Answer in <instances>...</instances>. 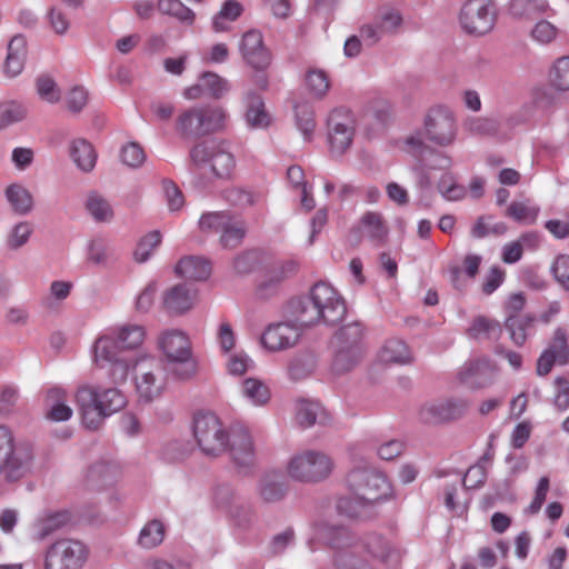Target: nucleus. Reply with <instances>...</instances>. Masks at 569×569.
Segmentation results:
<instances>
[{"mask_svg": "<svg viewBox=\"0 0 569 569\" xmlns=\"http://www.w3.org/2000/svg\"><path fill=\"white\" fill-rule=\"evenodd\" d=\"M289 310L302 327L319 323L333 326L339 323L347 313V307L341 296L326 282L316 283L308 296L292 299Z\"/></svg>", "mask_w": 569, "mask_h": 569, "instance_id": "f257e3e1", "label": "nucleus"}, {"mask_svg": "<svg viewBox=\"0 0 569 569\" xmlns=\"http://www.w3.org/2000/svg\"><path fill=\"white\" fill-rule=\"evenodd\" d=\"M191 183L200 189H208L213 178H229L236 161L232 153L216 141H203L193 146L189 153Z\"/></svg>", "mask_w": 569, "mask_h": 569, "instance_id": "f03ea898", "label": "nucleus"}, {"mask_svg": "<svg viewBox=\"0 0 569 569\" xmlns=\"http://www.w3.org/2000/svg\"><path fill=\"white\" fill-rule=\"evenodd\" d=\"M82 423L90 430L100 427L106 417L119 411L126 406V397L117 388L99 391L97 388L83 385L74 395Z\"/></svg>", "mask_w": 569, "mask_h": 569, "instance_id": "7ed1b4c3", "label": "nucleus"}, {"mask_svg": "<svg viewBox=\"0 0 569 569\" xmlns=\"http://www.w3.org/2000/svg\"><path fill=\"white\" fill-rule=\"evenodd\" d=\"M33 450L28 442H16L9 428L0 426V478L17 482L31 470Z\"/></svg>", "mask_w": 569, "mask_h": 569, "instance_id": "20e7f679", "label": "nucleus"}, {"mask_svg": "<svg viewBox=\"0 0 569 569\" xmlns=\"http://www.w3.org/2000/svg\"><path fill=\"white\" fill-rule=\"evenodd\" d=\"M158 343L176 379L187 381L197 375V361L192 357L191 343L184 332L177 329L167 330L160 335Z\"/></svg>", "mask_w": 569, "mask_h": 569, "instance_id": "39448f33", "label": "nucleus"}, {"mask_svg": "<svg viewBox=\"0 0 569 569\" xmlns=\"http://www.w3.org/2000/svg\"><path fill=\"white\" fill-rule=\"evenodd\" d=\"M227 113L218 106L191 107L176 120V129L183 138H200L224 127Z\"/></svg>", "mask_w": 569, "mask_h": 569, "instance_id": "423d86ee", "label": "nucleus"}, {"mask_svg": "<svg viewBox=\"0 0 569 569\" xmlns=\"http://www.w3.org/2000/svg\"><path fill=\"white\" fill-rule=\"evenodd\" d=\"M347 486L352 495L373 503L388 499L392 493L387 477L371 467L352 469L347 476Z\"/></svg>", "mask_w": 569, "mask_h": 569, "instance_id": "0eeeda50", "label": "nucleus"}, {"mask_svg": "<svg viewBox=\"0 0 569 569\" xmlns=\"http://www.w3.org/2000/svg\"><path fill=\"white\" fill-rule=\"evenodd\" d=\"M192 431L194 440L204 456L214 458L224 452L229 432L214 413H197Z\"/></svg>", "mask_w": 569, "mask_h": 569, "instance_id": "6e6552de", "label": "nucleus"}, {"mask_svg": "<svg viewBox=\"0 0 569 569\" xmlns=\"http://www.w3.org/2000/svg\"><path fill=\"white\" fill-rule=\"evenodd\" d=\"M136 390L139 399L150 402L159 398L167 388V375L160 360L143 356L133 366Z\"/></svg>", "mask_w": 569, "mask_h": 569, "instance_id": "1a4fd4ad", "label": "nucleus"}, {"mask_svg": "<svg viewBox=\"0 0 569 569\" xmlns=\"http://www.w3.org/2000/svg\"><path fill=\"white\" fill-rule=\"evenodd\" d=\"M333 470L332 459L322 451L306 450L291 458L289 476L301 482H318L327 479Z\"/></svg>", "mask_w": 569, "mask_h": 569, "instance_id": "9d476101", "label": "nucleus"}, {"mask_svg": "<svg viewBox=\"0 0 569 569\" xmlns=\"http://www.w3.org/2000/svg\"><path fill=\"white\" fill-rule=\"evenodd\" d=\"M497 19V10L491 0H467L459 12L461 29L470 36L489 33Z\"/></svg>", "mask_w": 569, "mask_h": 569, "instance_id": "9b49d317", "label": "nucleus"}, {"mask_svg": "<svg viewBox=\"0 0 569 569\" xmlns=\"http://www.w3.org/2000/svg\"><path fill=\"white\" fill-rule=\"evenodd\" d=\"M423 134L437 146H451L457 138V121L453 111L442 104L431 107L423 119Z\"/></svg>", "mask_w": 569, "mask_h": 569, "instance_id": "f8f14e48", "label": "nucleus"}, {"mask_svg": "<svg viewBox=\"0 0 569 569\" xmlns=\"http://www.w3.org/2000/svg\"><path fill=\"white\" fill-rule=\"evenodd\" d=\"M308 546L315 551L320 546H327L331 549L342 550L355 543V537L349 529L330 519H319L311 523Z\"/></svg>", "mask_w": 569, "mask_h": 569, "instance_id": "ddd939ff", "label": "nucleus"}, {"mask_svg": "<svg viewBox=\"0 0 569 569\" xmlns=\"http://www.w3.org/2000/svg\"><path fill=\"white\" fill-rule=\"evenodd\" d=\"M86 546L73 539H61L47 551L46 569H81L87 560Z\"/></svg>", "mask_w": 569, "mask_h": 569, "instance_id": "4468645a", "label": "nucleus"}, {"mask_svg": "<svg viewBox=\"0 0 569 569\" xmlns=\"http://www.w3.org/2000/svg\"><path fill=\"white\" fill-rule=\"evenodd\" d=\"M328 142L333 156L343 154L352 144L355 136V119L352 113L343 108L332 110L327 119Z\"/></svg>", "mask_w": 569, "mask_h": 569, "instance_id": "2eb2a0df", "label": "nucleus"}, {"mask_svg": "<svg viewBox=\"0 0 569 569\" xmlns=\"http://www.w3.org/2000/svg\"><path fill=\"white\" fill-rule=\"evenodd\" d=\"M569 363V336L565 328L557 327L547 345L537 359L536 373L539 377L549 375L552 368Z\"/></svg>", "mask_w": 569, "mask_h": 569, "instance_id": "dca6fc26", "label": "nucleus"}, {"mask_svg": "<svg viewBox=\"0 0 569 569\" xmlns=\"http://www.w3.org/2000/svg\"><path fill=\"white\" fill-rule=\"evenodd\" d=\"M239 52L244 63L256 71L267 70L272 62V53L264 44L262 32L257 29H250L242 34Z\"/></svg>", "mask_w": 569, "mask_h": 569, "instance_id": "f3484780", "label": "nucleus"}, {"mask_svg": "<svg viewBox=\"0 0 569 569\" xmlns=\"http://www.w3.org/2000/svg\"><path fill=\"white\" fill-rule=\"evenodd\" d=\"M469 407L463 399H438L423 403L419 409V419L423 423L439 425L459 419Z\"/></svg>", "mask_w": 569, "mask_h": 569, "instance_id": "a211bd4d", "label": "nucleus"}, {"mask_svg": "<svg viewBox=\"0 0 569 569\" xmlns=\"http://www.w3.org/2000/svg\"><path fill=\"white\" fill-rule=\"evenodd\" d=\"M361 545L366 553L373 560L388 567H396L402 559V550L391 538L378 532L366 535Z\"/></svg>", "mask_w": 569, "mask_h": 569, "instance_id": "6ab92c4d", "label": "nucleus"}, {"mask_svg": "<svg viewBox=\"0 0 569 569\" xmlns=\"http://www.w3.org/2000/svg\"><path fill=\"white\" fill-rule=\"evenodd\" d=\"M227 447L233 463L239 469H249L256 462V449L249 430L234 426L228 435Z\"/></svg>", "mask_w": 569, "mask_h": 569, "instance_id": "aec40b11", "label": "nucleus"}, {"mask_svg": "<svg viewBox=\"0 0 569 569\" xmlns=\"http://www.w3.org/2000/svg\"><path fill=\"white\" fill-rule=\"evenodd\" d=\"M231 90L228 79L212 71H204L199 74L198 82L187 87L182 96L187 100H198L204 96L219 100Z\"/></svg>", "mask_w": 569, "mask_h": 569, "instance_id": "412c9836", "label": "nucleus"}, {"mask_svg": "<svg viewBox=\"0 0 569 569\" xmlns=\"http://www.w3.org/2000/svg\"><path fill=\"white\" fill-rule=\"evenodd\" d=\"M300 329L290 322L270 325L261 337L262 345L270 351H281L297 345Z\"/></svg>", "mask_w": 569, "mask_h": 569, "instance_id": "4be33fe9", "label": "nucleus"}, {"mask_svg": "<svg viewBox=\"0 0 569 569\" xmlns=\"http://www.w3.org/2000/svg\"><path fill=\"white\" fill-rule=\"evenodd\" d=\"M493 366L489 359L466 362L458 372L459 380L470 389H481L492 382Z\"/></svg>", "mask_w": 569, "mask_h": 569, "instance_id": "5701e85b", "label": "nucleus"}, {"mask_svg": "<svg viewBox=\"0 0 569 569\" xmlns=\"http://www.w3.org/2000/svg\"><path fill=\"white\" fill-rule=\"evenodd\" d=\"M196 298V290L186 283H179L162 293L161 305L169 315H182L193 307Z\"/></svg>", "mask_w": 569, "mask_h": 569, "instance_id": "b1692460", "label": "nucleus"}, {"mask_svg": "<svg viewBox=\"0 0 569 569\" xmlns=\"http://www.w3.org/2000/svg\"><path fill=\"white\" fill-rule=\"evenodd\" d=\"M68 392L59 386L48 389L44 398L46 418L50 421L62 422L72 417V409L67 403Z\"/></svg>", "mask_w": 569, "mask_h": 569, "instance_id": "393cba45", "label": "nucleus"}, {"mask_svg": "<svg viewBox=\"0 0 569 569\" xmlns=\"http://www.w3.org/2000/svg\"><path fill=\"white\" fill-rule=\"evenodd\" d=\"M27 57V40L22 34H16L8 43V53L3 64V72L8 78L18 77L23 68Z\"/></svg>", "mask_w": 569, "mask_h": 569, "instance_id": "a878e982", "label": "nucleus"}, {"mask_svg": "<svg viewBox=\"0 0 569 569\" xmlns=\"http://www.w3.org/2000/svg\"><path fill=\"white\" fill-rule=\"evenodd\" d=\"M360 230L373 243L380 246L386 242L389 233L388 224L378 211H367L359 221Z\"/></svg>", "mask_w": 569, "mask_h": 569, "instance_id": "bb28decb", "label": "nucleus"}, {"mask_svg": "<svg viewBox=\"0 0 569 569\" xmlns=\"http://www.w3.org/2000/svg\"><path fill=\"white\" fill-rule=\"evenodd\" d=\"M246 122L252 129H266L271 124V117L267 112L262 98L249 91L244 98Z\"/></svg>", "mask_w": 569, "mask_h": 569, "instance_id": "cd10ccee", "label": "nucleus"}, {"mask_svg": "<svg viewBox=\"0 0 569 569\" xmlns=\"http://www.w3.org/2000/svg\"><path fill=\"white\" fill-rule=\"evenodd\" d=\"M466 332L473 340L498 341L502 335V327L496 319L477 316Z\"/></svg>", "mask_w": 569, "mask_h": 569, "instance_id": "c85d7f7f", "label": "nucleus"}, {"mask_svg": "<svg viewBox=\"0 0 569 569\" xmlns=\"http://www.w3.org/2000/svg\"><path fill=\"white\" fill-rule=\"evenodd\" d=\"M176 273L190 280H206L211 274V263L202 257H186L177 263Z\"/></svg>", "mask_w": 569, "mask_h": 569, "instance_id": "c756f323", "label": "nucleus"}, {"mask_svg": "<svg viewBox=\"0 0 569 569\" xmlns=\"http://www.w3.org/2000/svg\"><path fill=\"white\" fill-rule=\"evenodd\" d=\"M110 331L122 350L139 348L146 337L144 327L137 323H124L112 328Z\"/></svg>", "mask_w": 569, "mask_h": 569, "instance_id": "7c9ffc66", "label": "nucleus"}, {"mask_svg": "<svg viewBox=\"0 0 569 569\" xmlns=\"http://www.w3.org/2000/svg\"><path fill=\"white\" fill-rule=\"evenodd\" d=\"M536 318L531 315L507 317L505 328L507 329L510 340L518 347L526 343L529 330L533 328Z\"/></svg>", "mask_w": 569, "mask_h": 569, "instance_id": "2f4dec72", "label": "nucleus"}, {"mask_svg": "<svg viewBox=\"0 0 569 569\" xmlns=\"http://www.w3.org/2000/svg\"><path fill=\"white\" fill-rule=\"evenodd\" d=\"M121 350L117 339L109 331L94 341L92 349L93 360L98 366L103 367L106 363L120 357L119 351Z\"/></svg>", "mask_w": 569, "mask_h": 569, "instance_id": "473e14b6", "label": "nucleus"}, {"mask_svg": "<svg viewBox=\"0 0 569 569\" xmlns=\"http://www.w3.org/2000/svg\"><path fill=\"white\" fill-rule=\"evenodd\" d=\"M70 157L83 172H90L96 166L97 154L94 149L84 139H76L71 142Z\"/></svg>", "mask_w": 569, "mask_h": 569, "instance_id": "72a5a7b5", "label": "nucleus"}, {"mask_svg": "<svg viewBox=\"0 0 569 569\" xmlns=\"http://www.w3.org/2000/svg\"><path fill=\"white\" fill-rule=\"evenodd\" d=\"M379 357L385 363L408 365L412 362L409 347L400 339L388 340L383 345Z\"/></svg>", "mask_w": 569, "mask_h": 569, "instance_id": "f704fd0d", "label": "nucleus"}, {"mask_svg": "<svg viewBox=\"0 0 569 569\" xmlns=\"http://www.w3.org/2000/svg\"><path fill=\"white\" fill-rule=\"evenodd\" d=\"M373 502L365 501L361 497H341L337 502V511L350 519H365L370 516Z\"/></svg>", "mask_w": 569, "mask_h": 569, "instance_id": "c9c22d12", "label": "nucleus"}, {"mask_svg": "<svg viewBox=\"0 0 569 569\" xmlns=\"http://www.w3.org/2000/svg\"><path fill=\"white\" fill-rule=\"evenodd\" d=\"M164 535L166 528L162 521L152 519L141 528L137 543L143 549H153L162 543Z\"/></svg>", "mask_w": 569, "mask_h": 569, "instance_id": "e433bc0d", "label": "nucleus"}, {"mask_svg": "<svg viewBox=\"0 0 569 569\" xmlns=\"http://www.w3.org/2000/svg\"><path fill=\"white\" fill-rule=\"evenodd\" d=\"M539 212L540 207L532 204L527 199L523 201H512L506 210V216L519 223L533 224L538 219Z\"/></svg>", "mask_w": 569, "mask_h": 569, "instance_id": "4c0bfd02", "label": "nucleus"}, {"mask_svg": "<svg viewBox=\"0 0 569 569\" xmlns=\"http://www.w3.org/2000/svg\"><path fill=\"white\" fill-rule=\"evenodd\" d=\"M247 232L246 223L242 219L231 216L229 223L220 233L219 242L226 249H233L241 244Z\"/></svg>", "mask_w": 569, "mask_h": 569, "instance_id": "58836bf2", "label": "nucleus"}, {"mask_svg": "<svg viewBox=\"0 0 569 569\" xmlns=\"http://www.w3.org/2000/svg\"><path fill=\"white\" fill-rule=\"evenodd\" d=\"M6 198L19 214H27L32 210L33 199L31 193L19 183H12L6 189Z\"/></svg>", "mask_w": 569, "mask_h": 569, "instance_id": "ea45409f", "label": "nucleus"}, {"mask_svg": "<svg viewBox=\"0 0 569 569\" xmlns=\"http://www.w3.org/2000/svg\"><path fill=\"white\" fill-rule=\"evenodd\" d=\"M118 259L116 249L102 239H93L88 244V260L98 266H109Z\"/></svg>", "mask_w": 569, "mask_h": 569, "instance_id": "a19ab883", "label": "nucleus"}, {"mask_svg": "<svg viewBox=\"0 0 569 569\" xmlns=\"http://www.w3.org/2000/svg\"><path fill=\"white\" fill-rule=\"evenodd\" d=\"M243 12L242 4L237 0H227L221 9L212 18V29L216 32H224L229 29L227 21H236Z\"/></svg>", "mask_w": 569, "mask_h": 569, "instance_id": "79ce46f5", "label": "nucleus"}, {"mask_svg": "<svg viewBox=\"0 0 569 569\" xmlns=\"http://www.w3.org/2000/svg\"><path fill=\"white\" fill-rule=\"evenodd\" d=\"M499 121L489 117H468L463 121V130L471 136L491 137L498 133Z\"/></svg>", "mask_w": 569, "mask_h": 569, "instance_id": "37998d69", "label": "nucleus"}, {"mask_svg": "<svg viewBox=\"0 0 569 569\" xmlns=\"http://www.w3.org/2000/svg\"><path fill=\"white\" fill-rule=\"evenodd\" d=\"M232 526L240 531H249L257 522V516L250 505L239 502L228 512Z\"/></svg>", "mask_w": 569, "mask_h": 569, "instance_id": "c03bdc74", "label": "nucleus"}, {"mask_svg": "<svg viewBox=\"0 0 569 569\" xmlns=\"http://www.w3.org/2000/svg\"><path fill=\"white\" fill-rule=\"evenodd\" d=\"M242 396L254 406H263L270 400L271 393L263 381L248 378L242 382Z\"/></svg>", "mask_w": 569, "mask_h": 569, "instance_id": "a18cd8bd", "label": "nucleus"}, {"mask_svg": "<svg viewBox=\"0 0 569 569\" xmlns=\"http://www.w3.org/2000/svg\"><path fill=\"white\" fill-rule=\"evenodd\" d=\"M158 10L187 26H192L196 19V13L180 0H159Z\"/></svg>", "mask_w": 569, "mask_h": 569, "instance_id": "49530a36", "label": "nucleus"}, {"mask_svg": "<svg viewBox=\"0 0 569 569\" xmlns=\"http://www.w3.org/2000/svg\"><path fill=\"white\" fill-rule=\"evenodd\" d=\"M548 8L546 0H512L510 12L516 18L535 19Z\"/></svg>", "mask_w": 569, "mask_h": 569, "instance_id": "de8ad7c7", "label": "nucleus"}, {"mask_svg": "<svg viewBox=\"0 0 569 569\" xmlns=\"http://www.w3.org/2000/svg\"><path fill=\"white\" fill-rule=\"evenodd\" d=\"M335 358L332 368L337 373H345L353 369L360 361L361 349H350L346 347H333Z\"/></svg>", "mask_w": 569, "mask_h": 569, "instance_id": "09e8293b", "label": "nucleus"}, {"mask_svg": "<svg viewBox=\"0 0 569 569\" xmlns=\"http://www.w3.org/2000/svg\"><path fill=\"white\" fill-rule=\"evenodd\" d=\"M306 87L313 98L323 99L330 89L328 73L322 69H309L306 73Z\"/></svg>", "mask_w": 569, "mask_h": 569, "instance_id": "8fccbe9b", "label": "nucleus"}, {"mask_svg": "<svg viewBox=\"0 0 569 569\" xmlns=\"http://www.w3.org/2000/svg\"><path fill=\"white\" fill-rule=\"evenodd\" d=\"M28 109L18 101H3L0 103V130H3L26 119Z\"/></svg>", "mask_w": 569, "mask_h": 569, "instance_id": "3c124183", "label": "nucleus"}, {"mask_svg": "<svg viewBox=\"0 0 569 569\" xmlns=\"http://www.w3.org/2000/svg\"><path fill=\"white\" fill-rule=\"evenodd\" d=\"M362 328L359 323H350L340 328L332 341L333 347H346L352 349H361Z\"/></svg>", "mask_w": 569, "mask_h": 569, "instance_id": "603ef678", "label": "nucleus"}, {"mask_svg": "<svg viewBox=\"0 0 569 569\" xmlns=\"http://www.w3.org/2000/svg\"><path fill=\"white\" fill-rule=\"evenodd\" d=\"M231 216L228 211L204 212L198 221V228L204 233H221L227 223H229Z\"/></svg>", "mask_w": 569, "mask_h": 569, "instance_id": "864d4df0", "label": "nucleus"}, {"mask_svg": "<svg viewBox=\"0 0 569 569\" xmlns=\"http://www.w3.org/2000/svg\"><path fill=\"white\" fill-rule=\"evenodd\" d=\"M86 207L97 221H110L113 217V210L109 201L97 192L88 196Z\"/></svg>", "mask_w": 569, "mask_h": 569, "instance_id": "5fc2aeb1", "label": "nucleus"}, {"mask_svg": "<svg viewBox=\"0 0 569 569\" xmlns=\"http://www.w3.org/2000/svg\"><path fill=\"white\" fill-rule=\"evenodd\" d=\"M550 83L553 88L560 91L569 90V56L558 58L550 72Z\"/></svg>", "mask_w": 569, "mask_h": 569, "instance_id": "6e6d98bb", "label": "nucleus"}, {"mask_svg": "<svg viewBox=\"0 0 569 569\" xmlns=\"http://www.w3.org/2000/svg\"><path fill=\"white\" fill-rule=\"evenodd\" d=\"M119 473L118 466L111 462H99L89 470L90 479L101 486L112 485L118 479Z\"/></svg>", "mask_w": 569, "mask_h": 569, "instance_id": "4d7b16f0", "label": "nucleus"}, {"mask_svg": "<svg viewBox=\"0 0 569 569\" xmlns=\"http://www.w3.org/2000/svg\"><path fill=\"white\" fill-rule=\"evenodd\" d=\"M36 89L39 97L49 102L57 103L60 101L61 91L57 82L48 74H41L36 80Z\"/></svg>", "mask_w": 569, "mask_h": 569, "instance_id": "13d9d810", "label": "nucleus"}, {"mask_svg": "<svg viewBox=\"0 0 569 569\" xmlns=\"http://www.w3.org/2000/svg\"><path fill=\"white\" fill-rule=\"evenodd\" d=\"M322 408L318 402L301 400L297 403L296 419L305 428L316 423Z\"/></svg>", "mask_w": 569, "mask_h": 569, "instance_id": "bf43d9fd", "label": "nucleus"}, {"mask_svg": "<svg viewBox=\"0 0 569 569\" xmlns=\"http://www.w3.org/2000/svg\"><path fill=\"white\" fill-rule=\"evenodd\" d=\"M284 487L273 477H264L259 485V495L266 502H276L283 498Z\"/></svg>", "mask_w": 569, "mask_h": 569, "instance_id": "052dcab7", "label": "nucleus"}, {"mask_svg": "<svg viewBox=\"0 0 569 569\" xmlns=\"http://www.w3.org/2000/svg\"><path fill=\"white\" fill-rule=\"evenodd\" d=\"M32 223L28 221H21L17 223L16 226H13V228L8 234L7 246L12 250L21 248L29 241V238L32 234Z\"/></svg>", "mask_w": 569, "mask_h": 569, "instance_id": "680f3d73", "label": "nucleus"}, {"mask_svg": "<svg viewBox=\"0 0 569 569\" xmlns=\"http://www.w3.org/2000/svg\"><path fill=\"white\" fill-rule=\"evenodd\" d=\"M212 499L214 506L218 509L224 510L227 513L234 505L240 502L234 489L229 485H218L213 490Z\"/></svg>", "mask_w": 569, "mask_h": 569, "instance_id": "e2e57ef3", "label": "nucleus"}, {"mask_svg": "<svg viewBox=\"0 0 569 569\" xmlns=\"http://www.w3.org/2000/svg\"><path fill=\"white\" fill-rule=\"evenodd\" d=\"M376 21L386 36L397 33L403 22V19L399 11L393 9H386L380 11L376 18Z\"/></svg>", "mask_w": 569, "mask_h": 569, "instance_id": "0e129e2a", "label": "nucleus"}, {"mask_svg": "<svg viewBox=\"0 0 569 569\" xmlns=\"http://www.w3.org/2000/svg\"><path fill=\"white\" fill-rule=\"evenodd\" d=\"M295 530L292 528H287L270 539L267 546V551L272 557L282 555L286 549L295 542Z\"/></svg>", "mask_w": 569, "mask_h": 569, "instance_id": "69168bd1", "label": "nucleus"}, {"mask_svg": "<svg viewBox=\"0 0 569 569\" xmlns=\"http://www.w3.org/2000/svg\"><path fill=\"white\" fill-rule=\"evenodd\" d=\"M133 359L118 357L117 359L108 362L110 365L109 377L116 385L127 381L130 370H133Z\"/></svg>", "mask_w": 569, "mask_h": 569, "instance_id": "338daca9", "label": "nucleus"}, {"mask_svg": "<svg viewBox=\"0 0 569 569\" xmlns=\"http://www.w3.org/2000/svg\"><path fill=\"white\" fill-rule=\"evenodd\" d=\"M161 242V233L157 230L147 233L138 243L134 250V259L144 262L149 259L152 250Z\"/></svg>", "mask_w": 569, "mask_h": 569, "instance_id": "774afa93", "label": "nucleus"}]
</instances>
